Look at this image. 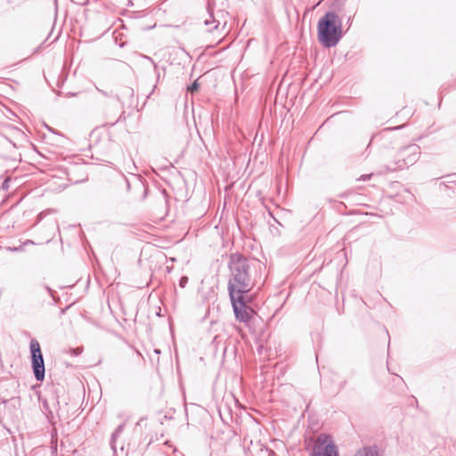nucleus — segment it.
Masks as SVG:
<instances>
[{"label": "nucleus", "instance_id": "1", "mask_svg": "<svg viewBox=\"0 0 456 456\" xmlns=\"http://www.w3.org/2000/svg\"><path fill=\"white\" fill-rule=\"evenodd\" d=\"M230 278L228 281L229 296H242L256 286L253 269L249 261L240 254H232L229 259Z\"/></svg>", "mask_w": 456, "mask_h": 456}, {"label": "nucleus", "instance_id": "2", "mask_svg": "<svg viewBox=\"0 0 456 456\" xmlns=\"http://www.w3.org/2000/svg\"><path fill=\"white\" fill-rule=\"evenodd\" d=\"M317 31L324 47L336 46L342 37V21L336 12H328L318 21Z\"/></svg>", "mask_w": 456, "mask_h": 456}, {"label": "nucleus", "instance_id": "3", "mask_svg": "<svg viewBox=\"0 0 456 456\" xmlns=\"http://www.w3.org/2000/svg\"><path fill=\"white\" fill-rule=\"evenodd\" d=\"M421 154L420 148L417 144H409L402 147L396 152L393 161L386 167L387 171L395 172L403 170L414 165Z\"/></svg>", "mask_w": 456, "mask_h": 456}, {"label": "nucleus", "instance_id": "4", "mask_svg": "<svg viewBox=\"0 0 456 456\" xmlns=\"http://www.w3.org/2000/svg\"><path fill=\"white\" fill-rule=\"evenodd\" d=\"M310 456H338L332 437L327 434H320L314 441Z\"/></svg>", "mask_w": 456, "mask_h": 456}, {"label": "nucleus", "instance_id": "5", "mask_svg": "<svg viewBox=\"0 0 456 456\" xmlns=\"http://www.w3.org/2000/svg\"><path fill=\"white\" fill-rule=\"evenodd\" d=\"M29 349L35 378L37 381H42L45 379V362L40 345L37 339L33 338L30 340Z\"/></svg>", "mask_w": 456, "mask_h": 456}, {"label": "nucleus", "instance_id": "6", "mask_svg": "<svg viewBox=\"0 0 456 456\" xmlns=\"http://www.w3.org/2000/svg\"><path fill=\"white\" fill-rule=\"evenodd\" d=\"M229 297L236 319L242 322H248L251 318L253 310L247 306L245 295Z\"/></svg>", "mask_w": 456, "mask_h": 456}, {"label": "nucleus", "instance_id": "7", "mask_svg": "<svg viewBox=\"0 0 456 456\" xmlns=\"http://www.w3.org/2000/svg\"><path fill=\"white\" fill-rule=\"evenodd\" d=\"M204 25L207 31L212 32L213 30L218 29L220 22L215 19L212 12H208V18L204 20Z\"/></svg>", "mask_w": 456, "mask_h": 456}, {"label": "nucleus", "instance_id": "8", "mask_svg": "<svg viewBox=\"0 0 456 456\" xmlns=\"http://www.w3.org/2000/svg\"><path fill=\"white\" fill-rule=\"evenodd\" d=\"M124 428H125V424H120L115 429V431L112 433L111 439H110V446H111V449H112L114 454L117 452L116 440L122 434V432L124 431Z\"/></svg>", "mask_w": 456, "mask_h": 456}, {"label": "nucleus", "instance_id": "9", "mask_svg": "<svg viewBox=\"0 0 456 456\" xmlns=\"http://www.w3.org/2000/svg\"><path fill=\"white\" fill-rule=\"evenodd\" d=\"M355 456H377V452L371 448H364L358 451Z\"/></svg>", "mask_w": 456, "mask_h": 456}, {"label": "nucleus", "instance_id": "10", "mask_svg": "<svg viewBox=\"0 0 456 456\" xmlns=\"http://www.w3.org/2000/svg\"><path fill=\"white\" fill-rule=\"evenodd\" d=\"M199 86H200V84L196 80L188 87V91L191 92V94H193L194 92L198 91Z\"/></svg>", "mask_w": 456, "mask_h": 456}, {"label": "nucleus", "instance_id": "11", "mask_svg": "<svg viewBox=\"0 0 456 456\" xmlns=\"http://www.w3.org/2000/svg\"><path fill=\"white\" fill-rule=\"evenodd\" d=\"M188 283V277L186 276H183L181 279H180V286L182 288H184L186 286V284Z\"/></svg>", "mask_w": 456, "mask_h": 456}, {"label": "nucleus", "instance_id": "12", "mask_svg": "<svg viewBox=\"0 0 456 456\" xmlns=\"http://www.w3.org/2000/svg\"><path fill=\"white\" fill-rule=\"evenodd\" d=\"M71 355H78L82 353V348H77V349H70L69 350Z\"/></svg>", "mask_w": 456, "mask_h": 456}, {"label": "nucleus", "instance_id": "13", "mask_svg": "<svg viewBox=\"0 0 456 456\" xmlns=\"http://www.w3.org/2000/svg\"><path fill=\"white\" fill-rule=\"evenodd\" d=\"M372 174L370 175H362L359 177V181H366L371 177Z\"/></svg>", "mask_w": 456, "mask_h": 456}, {"label": "nucleus", "instance_id": "14", "mask_svg": "<svg viewBox=\"0 0 456 456\" xmlns=\"http://www.w3.org/2000/svg\"><path fill=\"white\" fill-rule=\"evenodd\" d=\"M9 251H21L23 249L22 246H20V247H14V248H11L9 247L7 248Z\"/></svg>", "mask_w": 456, "mask_h": 456}, {"label": "nucleus", "instance_id": "15", "mask_svg": "<svg viewBox=\"0 0 456 456\" xmlns=\"http://www.w3.org/2000/svg\"><path fill=\"white\" fill-rule=\"evenodd\" d=\"M8 182H9V180H8V179H6V180H4V182L3 183V185H2V186H3V188H4V189H6V188L8 187V186H7Z\"/></svg>", "mask_w": 456, "mask_h": 456}, {"label": "nucleus", "instance_id": "16", "mask_svg": "<svg viewBox=\"0 0 456 456\" xmlns=\"http://www.w3.org/2000/svg\"><path fill=\"white\" fill-rule=\"evenodd\" d=\"M148 60H150L152 63H153V66H154V69H157L158 66L157 64L153 61V60L150 57H147Z\"/></svg>", "mask_w": 456, "mask_h": 456}, {"label": "nucleus", "instance_id": "17", "mask_svg": "<svg viewBox=\"0 0 456 456\" xmlns=\"http://www.w3.org/2000/svg\"><path fill=\"white\" fill-rule=\"evenodd\" d=\"M29 244H33V241L30 240H28L24 242V245H29Z\"/></svg>", "mask_w": 456, "mask_h": 456}, {"label": "nucleus", "instance_id": "18", "mask_svg": "<svg viewBox=\"0 0 456 456\" xmlns=\"http://www.w3.org/2000/svg\"><path fill=\"white\" fill-rule=\"evenodd\" d=\"M97 90H98V92H101V93H102L103 94H105V95H106V94H105V93H103L101 89H98V88H97Z\"/></svg>", "mask_w": 456, "mask_h": 456}, {"label": "nucleus", "instance_id": "19", "mask_svg": "<svg viewBox=\"0 0 456 456\" xmlns=\"http://www.w3.org/2000/svg\"><path fill=\"white\" fill-rule=\"evenodd\" d=\"M181 456H183V454H181Z\"/></svg>", "mask_w": 456, "mask_h": 456}]
</instances>
